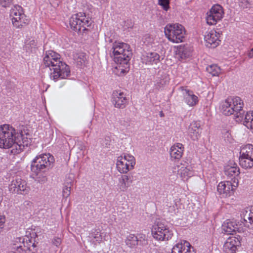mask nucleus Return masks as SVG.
Listing matches in <instances>:
<instances>
[{
	"mask_svg": "<svg viewBox=\"0 0 253 253\" xmlns=\"http://www.w3.org/2000/svg\"><path fill=\"white\" fill-rule=\"evenodd\" d=\"M111 50L112 55L111 56L113 57L114 61L124 68L121 69V73L128 72L129 67V61L132 55L130 46L124 42H115L113 43Z\"/></svg>",
	"mask_w": 253,
	"mask_h": 253,
	"instance_id": "nucleus-1",
	"label": "nucleus"
},
{
	"mask_svg": "<svg viewBox=\"0 0 253 253\" xmlns=\"http://www.w3.org/2000/svg\"><path fill=\"white\" fill-rule=\"evenodd\" d=\"M243 105L244 103L239 97H229L222 103L221 111L226 116L234 115L236 119H238L236 121H241L245 113Z\"/></svg>",
	"mask_w": 253,
	"mask_h": 253,
	"instance_id": "nucleus-2",
	"label": "nucleus"
},
{
	"mask_svg": "<svg viewBox=\"0 0 253 253\" xmlns=\"http://www.w3.org/2000/svg\"><path fill=\"white\" fill-rule=\"evenodd\" d=\"M54 162L53 156L49 154L37 156L31 162V171L33 172H38L39 171L49 170L53 167Z\"/></svg>",
	"mask_w": 253,
	"mask_h": 253,
	"instance_id": "nucleus-3",
	"label": "nucleus"
},
{
	"mask_svg": "<svg viewBox=\"0 0 253 253\" xmlns=\"http://www.w3.org/2000/svg\"><path fill=\"white\" fill-rule=\"evenodd\" d=\"M92 23L91 18L83 12L72 15L69 20L71 28L78 32L87 31L86 28L91 27Z\"/></svg>",
	"mask_w": 253,
	"mask_h": 253,
	"instance_id": "nucleus-4",
	"label": "nucleus"
},
{
	"mask_svg": "<svg viewBox=\"0 0 253 253\" xmlns=\"http://www.w3.org/2000/svg\"><path fill=\"white\" fill-rule=\"evenodd\" d=\"M164 32L169 40L173 42H182L185 38V28L178 23L167 24L165 27Z\"/></svg>",
	"mask_w": 253,
	"mask_h": 253,
	"instance_id": "nucleus-5",
	"label": "nucleus"
},
{
	"mask_svg": "<svg viewBox=\"0 0 253 253\" xmlns=\"http://www.w3.org/2000/svg\"><path fill=\"white\" fill-rule=\"evenodd\" d=\"M15 129L9 125L0 126V148H9L15 145Z\"/></svg>",
	"mask_w": 253,
	"mask_h": 253,
	"instance_id": "nucleus-6",
	"label": "nucleus"
},
{
	"mask_svg": "<svg viewBox=\"0 0 253 253\" xmlns=\"http://www.w3.org/2000/svg\"><path fill=\"white\" fill-rule=\"evenodd\" d=\"M153 237L160 241L169 240L171 239L173 233L169 229L165 221L159 220L156 221L151 229Z\"/></svg>",
	"mask_w": 253,
	"mask_h": 253,
	"instance_id": "nucleus-7",
	"label": "nucleus"
},
{
	"mask_svg": "<svg viewBox=\"0 0 253 253\" xmlns=\"http://www.w3.org/2000/svg\"><path fill=\"white\" fill-rule=\"evenodd\" d=\"M50 69L51 71L50 78L54 81H56L59 78L65 79L70 75L69 66L61 60L60 63L55 64Z\"/></svg>",
	"mask_w": 253,
	"mask_h": 253,
	"instance_id": "nucleus-8",
	"label": "nucleus"
},
{
	"mask_svg": "<svg viewBox=\"0 0 253 253\" xmlns=\"http://www.w3.org/2000/svg\"><path fill=\"white\" fill-rule=\"evenodd\" d=\"M135 160L133 156L130 155H124L118 158L117 168L121 173H126L134 168Z\"/></svg>",
	"mask_w": 253,
	"mask_h": 253,
	"instance_id": "nucleus-9",
	"label": "nucleus"
},
{
	"mask_svg": "<svg viewBox=\"0 0 253 253\" xmlns=\"http://www.w3.org/2000/svg\"><path fill=\"white\" fill-rule=\"evenodd\" d=\"M223 14L222 7L219 4L214 5L207 13L206 20L208 24L210 25L216 24L217 21L221 20Z\"/></svg>",
	"mask_w": 253,
	"mask_h": 253,
	"instance_id": "nucleus-10",
	"label": "nucleus"
},
{
	"mask_svg": "<svg viewBox=\"0 0 253 253\" xmlns=\"http://www.w3.org/2000/svg\"><path fill=\"white\" fill-rule=\"evenodd\" d=\"M8 188L12 193L26 194L29 191V187L27 186L26 181L21 178L12 180Z\"/></svg>",
	"mask_w": 253,
	"mask_h": 253,
	"instance_id": "nucleus-11",
	"label": "nucleus"
},
{
	"mask_svg": "<svg viewBox=\"0 0 253 253\" xmlns=\"http://www.w3.org/2000/svg\"><path fill=\"white\" fill-rule=\"evenodd\" d=\"M10 16H13L12 22L14 26L20 28L23 24H25L24 17L25 15L23 12L22 7L19 5L15 4L10 10Z\"/></svg>",
	"mask_w": 253,
	"mask_h": 253,
	"instance_id": "nucleus-12",
	"label": "nucleus"
},
{
	"mask_svg": "<svg viewBox=\"0 0 253 253\" xmlns=\"http://www.w3.org/2000/svg\"><path fill=\"white\" fill-rule=\"evenodd\" d=\"M31 143L30 135L25 131H21L20 132L15 133V145L14 146L17 150V146L19 150H23L24 148L27 147Z\"/></svg>",
	"mask_w": 253,
	"mask_h": 253,
	"instance_id": "nucleus-13",
	"label": "nucleus"
},
{
	"mask_svg": "<svg viewBox=\"0 0 253 253\" xmlns=\"http://www.w3.org/2000/svg\"><path fill=\"white\" fill-rule=\"evenodd\" d=\"M241 225L239 222L236 220H227L222 224V232L227 235L233 234L236 231L241 232L243 230Z\"/></svg>",
	"mask_w": 253,
	"mask_h": 253,
	"instance_id": "nucleus-14",
	"label": "nucleus"
},
{
	"mask_svg": "<svg viewBox=\"0 0 253 253\" xmlns=\"http://www.w3.org/2000/svg\"><path fill=\"white\" fill-rule=\"evenodd\" d=\"M241 237L240 235L229 238L223 246L225 253H235L237 247L241 246Z\"/></svg>",
	"mask_w": 253,
	"mask_h": 253,
	"instance_id": "nucleus-15",
	"label": "nucleus"
},
{
	"mask_svg": "<svg viewBox=\"0 0 253 253\" xmlns=\"http://www.w3.org/2000/svg\"><path fill=\"white\" fill-rule=\"evenodd\" d=\"M112 102L116 108H125L128 102L126 94L121 91H114L112 94Z\"/></svg>",
	"mask_w": 253,
	"mask_h": 253,
	"instance_id": "nucleus-16",
	"label": "nucleus"
},
{
	"mask_svg": "<svg viewBox=\"0 0 253 253\" xmlns=\"http://www.w3.org/2000/svg\"><path fill=\"white\" fill-rule=\"evenodd\" d=\"M60 55L53 51L50 50L46 52L43 58V62L46 67L50 68L54 66L55 64L60 63Z\"/></svg>",
	"mask_w": 253,
	"mask_h": 253,
	"instance_id": "nucleus-17",
	"label": "nucleus"
},
{
	"mask_svg": "<svg viewBox=\"0 0 253 253\" xmlns=\"http://www.w3.org/2000/svg\"><path fill=\"white\" fill-rule=\"evenodd\" d=\"M236 187V186L233 185L231 181L221 182L217 186V191L220 194H222L223 196H229L233 193Z\"/></svg>",
	"mask_w": 253,
	"mask_h": 253,
	"instance_id": "nucleus-18",
	"label": "nucleus"
},
{
	"mask_svg": "<svg viewBox=\"0 0 253 253\" xmlns=\"http://www.w3.org/2000/svg\"><path fill=\"white\" fill-rule=\"evenodd\" d=\"M204 39L206 42V45L209 47H216L219 44L220 42L216 36V32L214 30L207 32V34L205 35Z\"/></svg>",
	"mask_w": 253,
	"mask_h": 253,
	"instance_id": "nucleus-19",
	"label": "nucleus"
},
{
	"mask_svg": "<svg viewBox=\"0 0 253 253\" xmlns=\"http://www.w3.org/2000/svg\"><path fill=\"white\" fill-rule=\"evenodd\" d=\"M240 169L235 163L231 164L224 167V173L231 180H234V182L236 183V181L238 179L236 177L239 175Z\"/></svg>",
	"mask_w": 253,
	"mask_h": 253,
	"instance_id": "nucleus-20",
	"label": "nucleus"
},
{
	"mask_svg": "<svg viewBox=\"0 0 253 253\" xmlns=\"http://www.w3.org/2000/svg\"><path fill=\"white\" fill-rule=\"evenodd\" d=\"M171 253H194L193 248L189 242L178 243L173 246Z\"/></svg>",
	"mask_w": 253,
	"mask_h": 253,
	"instance_id": "nucleus-21",
	"label": "nucleus"
},
{
	"mask_svg": "<svg viewBox=\"0 0 253 253\" xmlns=\"http://www.w3.org/2000/svg\"><path fill=\"white\" fill-rule=\"evenodd\" d=\"M202 128L201 124L199 121L192 122L188 128V132L191 139L193 140H197L200 136Z\"/></svg>",
	"mask_w": 253,
	"mask_h": 253,
	"instance_id": "nucleus-22",
	"label": "nucleus"
},
{
	"mask_svg": "<svg viewBox=\"0 0 253 253\" xmlns=\"http://www.w3.org/2000/svg\"><path fill=\"white\" fill-rule=\"evenodd\" d=\"M141 60L146 65L157 64L160 62V56L155 52H148L142 55Z\"/></svg>",
	"mask_w": 253,
	"mask_h": 253,
	"instance_id": "nucleus-23",
	"label": "nucleus"
},
{
	"mask_svg": "<svg viewBox=\"0 0 253 253\" xmlns=\"http://www.w3.org/2000/svg\"><path fill=\"white\" fill-rule=\"evenodd\" d=\"M134 180V177L130 173L127 174L122 175L121 177L119 178V187L121 191H126Z\"/></svg>",
	"mask_w": 253,
	"mask_h": 253,
	"instance_id": "nucleus-24",
	"label": "nucleus"
},
{
	"mask_svg": "<svg viewBox=\"0 0 253 253\" xmlns=\"http://www.w3.org/2000/svg\"><path fill=\"white\" fill-rule=\"evenodd\" d=\"M192 51L191 47L186 44L178 46L176 52L178 57L181 60H183L189 57L191 55Z\"/></svg>",
	"mask_w": 253,
	"mask_h": 253,
	"instance_id": "nucleus-25",
	"label": "nucleus"
},
{
	"mask_svg": "<svg viewBox=\"0 0 253 253\" xmlns=\"http://www.w3.org/2000/svg\"><path fill=\"white\" fill-rule=\"evenodd\" d=\"M186 93L184 95V100L185 102L190 106H194L197 104L198 102V97L194 95L192 91L185 89Z\"/></svg>",
	"mask_w": 253,
	"mask_h": 253,
	"instance_id": "nucleus-26",
	"label": "nucleus"
},
{
	"mask_svg": "<svg viewBox=\"0 0 253 253\" xmlns=\"http://www.w3.org/2000/svg\"><path fill=\"white\" fill-rule=\"evenodd\" d=\"M239 163L240 166L245 169H251L253 167V158H251L248 157H243L240 156Z\"/></svg>",
	"mask_w": 253,
	"mask_h": 253,
	"instance_id": "nucleus-27",
	"label": "nucleus"
},
{
	"mask_svg": "<svg viewBox=\"0 0 253 253\" xmlns=\"http://www.w3.org/2000/svg\"><path fill=\"white\" fill-rule=\"evenodd\" d=\"M49 170L45 171H39L38 172H33L36 175V181L41 184H44L47 181Z\"/></svg>",
	"mask_w": 253,
	"mask_h": 253,
	"instance_id": "nucleus-28",
	"label": "nucleus"
},
{
	"mask_svg": "<svg viewBox=\"0 0 253 253\" xmlns=\"http://www.w3.org/2000/svg\"><path fill=\"white\" fill-rule=\"evenodd\" d=\"M183 150L179 149L176 146H171L170 149V155L172 160H178L182 155Z\"/></svg>",
	"mask_w": 253,
	"mask_h": 253,
	"instance_id": "nucleus-29",
	"label": "nucleus"
},
{
	"mask_svg": "<svg viewBox=\"0 0 253 253\" xmlns=\"http://www.w3.org/2000/svg\"><path fill=\"white\" fill-rule=\"evenodd\" d=\"M240 154L243 157L253 158V145L252 144L246 145L241 149Z\"/></svg>",
	"mask_w": 253,
	"mask_h": 253,
	"instance_id": "nucleus-30",
	"label": "nucleus"
},
{
	"mask_svg": "<svg viewBox=\"0 0 253 253\" xmlns=\"http://www.w3.org/2000/svg\"><path fill=\"white\" fill-rule=\"evenodd\" d=\"M141 240H138L137 236L133 234L129 235L126 241V244L130 248H134L140 244Z\"/></svg>",
	"mask_w": 253,
	"mask_h": 253,
	"instance_id": "nucleus-31",
	"label": "nucleus"
},
{
	"mask_svg": "<svg viewBox=\"0 0 253 253\" xmlns=\"http://www.w3.org/2000/svg\"><path fill=\"white\" fill-rule=\"evenodd\" d=\"M243 124L248 128L253 129V112L246 113Z\"/></svg>",
	"mask_w": 253,
	"mask_h": 253,
	"instance_id": "nucleus-32",
	"label": "nucleus"
},
{
	"mask_svg": "<svg viewBox=\"0 0 253 253\" xmlns=\"http://www.w3.org/2000/svg\"><path fill=\"white\" fill-rule=\"evenodd\" d=\"M207 72L212 76H217L220 73V69L216 65L213 64L208 66L207 68Z\"/></svg>",
	"mask_w": 253,
	"mask_h": 253,
	"instance_id": "nucleus-33",
	"label": "nucleus"
},
{
	"mask_svg": "<svg viewBox=\"0 0 253 253\" xmlns=\"http://www.w3.org/2000/svg\"><path fill=\"white\" fill-rule=\"evenodd\" d=\"M180 173L181 175L184 176L191 177L193 175V172L190 169V167H182L180 169Z\"/></svg>",
	"mask_w": 253,
	"mask_h": 253,
	"instance_id": "nucleus-34",
	"label": "nucleus"
},
{
	"mask_svg": "<svg viewBox=\"0 0 253 253\" xmlns=\"http://www.w3.org/2000/svg\"><path fill=\"white\" fill-rule=\"evenodd\" d=\"M71 187L72 186L70 185H64L62 190V195L64 198H67L70 196Z\"/></svg>",
	"mask_w": 253,
	"mask_h": 253,
	"instance_id": "nucleus-35",
	"label": "nucleus"
},
{
	"mask_svg": "<svg viewBox=\"0 0 253 253\" xmlns=\"http://www.w3.org/2000/svg\"><path fill=\"white\" fill-rule=\"evenodd\" d=\"M158 3L166 11L169 8V0H158Z\"/></svg>",
	"mask_w": 253,
	"mask_h": 253,
	"instance_id": "nucleus-36",
	"label": "nucleus"
},
{
	"mask_svg": "<svg viewBox=\"0 0 253 253\" xmlns=\"http://www.w3.org/2000/svg\"><path fill=\"white\" fill-rule=\"evenodd\" d=\"M130 119L129 118H123L119 121V124L122 126L127 128L130 126Z\"/></svg>",
	"mask_w": 253,
	"mask_h": 253,
	"instance_id": "nucleus-37",
	"label": "nucleus"
},
{
	"mask_svg": "<svg viewBox=\"0 0 253 253\" xmlns=\"http://www.w3.org/2000/svg\"><path fill=\"white\" fill-rule=\"evenodd\" d=\"M250 212L248 214H247L248 213V211H246V213L244 215V220L245 221H247L246 218H248L249 220V222L252 224L253 223V210H250Z\"/></svg>",
	"mask_w": 253,
	"mask_h": 253,
	"instance_id": "nucleus-38",
	"label": "nucleus"
},
{
	"mask_svg": "<svg viewBox=\"0 0 253 253\" xmlns=\"http://www.w3.org/2000/svg\"><path fill=\"white\" fill-rule=\"evenodd\" d=\"M13 0H0V4L4 7H9L13 3Z\"/></svg>",
	"mask_w": 253,
	"mask_h": 253,
	"instance_id": "nucleus-39",
	"label": "nucleus"
},
{
	"mask_svg": "<svg viewBox=\"0 0 253 253\" xmlns=\"http://www.w3.org/2000/svg\"><path fill=\"white\" fill-rule=\"evenodd\" d=\"M37 46V42L35 40H31L29 42L26 44L25 46V49L26 50L30 49L31 48H35Z\"/></svg>",
	"mask_w": 253,
	"mask_h": 253,
	"instance_id": "nucleus-40",
	"label": "nucleus"
},
{
	"mask_svg": "<svg viewBox=\"0 0 253 253\" xmlns=\"http://www.w3.org/2000/svg\"><path fill=\"white\" fill-rule=\"evenodd\" d=\"M89 236L90 238L95 239L97 242H99L101 240V235L98 232H96V233H95V232L91 233Z\"/></svg>",
	"mask_w": 253,
	"mask_h": 253,
	"instance_id": "nucleus-41",
	"label": "nucleus"
},
{
	"mask_svg": "<svg viewBox=\"0 0 253 253\" xmlns=\"http://www.w3.org/2000/svg\"><path fill=\"white\" fill-rule=\"evenodd\" d=\"M73 182V176L72 175H69L66 177L65 185L72 186Z\"/></svg>",
	"mask_w": 253,
	"mask_h": 253,
	"instance_id": "nucleus-42",
	"label": "nucleus"
},
{
	"mask_svg": "<svg viewBox=\"0 0 253 253\" xmlns=\"http://www.w3.org/2000/svg\"><path fill=\"white\" fill-rule=\"evenodd\" d=\"M52 244L56 247H58L61 243V239L60 238H54L52 241Z\"/></svg>",
	"mask_w": 253,
	"mask_h": 253,
	"instance_id": "nucleus-43",
	"label": "nucleus"
},
{
	"mask_svg": "<svg viewBox=\"0 0 253 253\" xmlns=\"http://www.w3.org/2000/svg\"><path fill=\"white\" fill-rule=\"evenodd\" d=\"M78 58H80V61H78V62L80 63H78L79 64L82 65L83 63H84L85 62V59H84V56L83 54H80L78 56Z\"/></svg>",
	"mask_w": 253,
	"mask_h": 253,
	"instance_id": "nucleus-44",
	"label": "nucleus"
},
{
	"mask_svg": "<svg viewBox=\"0 0 253 253\" xmlns=\"http://www.w3.org/2000/svg\"><path fill=\"white\" fill-rule=\"evenodd\" d=\"M5 222V218L2 217L1 215H0V227L1 228V226L3 225Z\"/></svg>",
	"mask_w": 253,
	"mask_h": 253,
	"instance_id": "nucleus-45",
	"label": "nucleus"
},
{
	"mask_svg": "<svg viewBox=\"0 0 253 253\" xmlns=\"http://www.w3.org/2000/svg\"><path fill=\"white\" fill-rule=\"evenodd\" d=\"M173 146H176L177 148H178V150L179 149H182L183 150V146L181 143H177L176 145H174Z\"/></svg>",
	"mask_w": 253,
	"mask_h": 253,
	"instance_id": "nucleus-46",
	"label": "nucleus"
},
{
	"mask_svg": "<svg viewBox=\"0 0 253 253\" xmlns=\"http://www.w3.org/2000/svg\"><path fill=\"white\" fill-rule=\"evenodd\" d=\"M248 56L250 58L253 57V48L249 52Z\"/></svg>",
	"mask_w": 253,
	"mask_h": 253,
	"instance_id": "nucleus-47",
	"label": "nucleus"
},
{
	"mask_svg": "<svg viewBox=\"0 0 253 253\" xmlns=\"http://www.w3.org/2000/svg\"><path fill=\"white\" fill-rule=\"evenodd\" d=\"M28 241H29V243H30V244H32V246L34 248H35V247H36V245L35 243V242L33 243L32 242V239H30L28 240Z\"/></svg>",
	"mask_w": 253,
	"mask_h": 253,
	"instance_id": "nucleus-48",
	"label": "nucleus"
},
{
	"mask_svg": "<svg viewBox=\"0 0 253 253\" xmlns=\"http://www.w3.org/2000/svg\"><path fill=\"white\" fill-rule=\"evenodd\" d=\"M26 242H27V247L28 250H29V251H31V250L30 249L31 244H29V243L28 242V240H26Z\"/></svg>",
	"mask_w": 253,
	"mask_h": 253,
	"instance_id": "nucleus-49",
	"label": "nucleus"
},
{
	"mask_svg": "<svg viewBox=\"0 0 253 253\" xmlns=\"http://www.w3.org/2000/svg\"><path fill=\"white\" fill-rule=\"evenodd\" d=\"M108 0H99L100 3L101 4H103V3H105Z\"/></svg>",
	"mask_w": 253,
	"mask_h": 253,
	"instance_id": "nucleus-50",
	"label": "nucleus"
},
{
	"mask_svg": "<svg viewBox=\"0 0 253 253\" xmlns=\"http://www.w3.org/2000/svg\"><path fill=\"white\" fill-rule=\"evenodd\" d=\"M108 41L109 42H112V40L110 39L109 38V41Z\"/></svg>",
	"mask_w": 253,
	"mask_h": 253,
	"instance_id": "nucleus-51",
	"label": "nucleus"
},
{
	"mask_svg": "<svg viewBox=\"0 0 253 253\" xmlns=\"http://www.w3.org/2000/svg\"><path fill=\"white\" fill-rule=\"evenodd\" d=\"M109 137H107V138H106L105 139L107 141H109Z\"/></svg>",
	"mask_w": 253,
	"mask_h": 253,
	"instance_id": "nucleus-52",
	"label": "nucleus"
},
{
	"mask_svg": "<svg viewBox=\"0 0 253 253\" xmlns=\"http://www.w3.org/2000/svg\"><path fill=\"white\" fill-rule=\"evenodd\" d=\"M19 249H21V246H19L17 247V249L19 250Z\"/></svg>",
	"mask_w": 253,
	"mask_h": 253,
	"instance_id": "nucleus-53",
	"label": "nucleus"
},
{
	"mask_svg": "<svg viewBox=\"0 0 253 253\" xmlns=\"http://www.w3.org/2000/svg\"><path fill=\"white\" fill-rule=\"evenodd\" d=\"M160 115H161V117H162V116H163V114H162V113H161V114H160Z\"/></svg>",
	"mask_w": 253,
	"mask_h": 253,
	"instance_id": "nucleus-54",
	"label": "nucleus"
}]
</instances>
